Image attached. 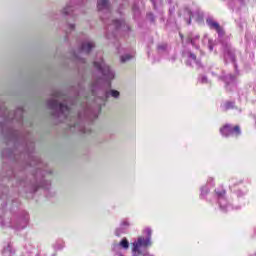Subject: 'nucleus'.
<instances>
[{
    "mask_svg": "<svg viewBox=\"0 0 256 256\" xmlns=\"http://www.w3.org/2000/svg\"><path fill=\"white\" fill-rule=\"evenodd\" d=\"M70 29H75V25H70Z\"/></svg>",
    "mask_w": 256,
    "mask_h": 256,
    "instance_id": "nucleus-20",
    "label": "nucleus"
},
{
    "mask_svg": "<svg viewBox=\"0 0 256 256\" xmlns=\"http://www.w3.org/2000/svg\"><path fill=\"white\" fill-rule=\"evenodd\" d=\"M220 133L223 137H239L241 135V127L239 125L225 124L220 128Z\"/></svg>",
    "mask_w": 256,
    "mask_h": 256,
    "instance_id": "nucleus-2",
    "label": "nucleus"
},
{
    "mask_svg": "<svg viewBox=\"0 0 256 256\" xmlns=\"http://www.w3.org/2000/svg\"><path fill=\"white\" fill-rule=\"evenodd\" d=\"M64 13H65V15L69 14V12H67V8L64 9Z\"/></svg>",
    "mask_w": 256,
    "mask_h": 256,
    "instance_id": "nucleus-19",
    "label": "nucleus"
},
{
    "mask_svg": "<svg viewBox=\"0 0 256 256\" xmlns=\"http://www.w3.org/2000/svg\"><path fill=\"white\" fill-rule=\"evenodd\" d=\"M112 24L114 25L115 29H119L121 27V21L113 20Z\"/></svg>",
    "mask_w": 256,
    "mask_h": 256,
    "instance_id": "nucleus-13",
    "label": "nucleus"
},
{
    "mask_svg": "<svg viewBox=\"0 0 256 256\" xmlns=\"http://www.w3.org/2000/svg\"><path fill=\"white\" fill-rule=\"evenodd\" d=\"M97 9H98V11H103V9H109V1L108 0H98Z\"/></svg>",
    "mask_w": 256,
    "mask_h": 256,
    "instance_id": "nucleus-8",
    "label": "nucleus"
},
{
    "mask_svg": "<svg viewBox=\"0 0 256 256\" xmlns=\"http://www.w3.org/2000/svg\"><path fill=\"white\" fill-rule=\"evenodd\" d=\"M189 57L190 59H192L193 61H195V63L199 64L200 61L197 60V55H195L193 52H189Z\"/></svg>",
    "mask_w": 256,
    "mask_h": 256,
    "instance_id": "nucleus-12",
    "label": "nucleus"
},
{
    "mask_svg": "<svg viewBox=\"0 0 256 256\" xmlns=\"http://www.w3.org/2000/svg\"><path fill=\"white\" fill-rule=\"evenodd\" d=\"M93 47H95V44L93 42L83 43L81 46V51H83L84 53H91V49H93Z\"/></svg>",
    "mask_w": 256,
    "mask_h": 256,
    "instance_id": "nucleus-7",
    "label": "nucleus"
},
{
    "mask_svg": "<svg viewBox=\"0 0 256 256\" xmlns=\"http://www.w3.org/2000/svg\"><path fill=\"white\" fill-rule=\"evenodd\" d=\"M119 245L122 247V249H127L129 247V240H127V238H123Z\"/></svg>",
    "mask_w": 256,
    "mask_h": 256,
    "instance_id": "nucleus-10",
    "label": "nucleus"
},
{
    "mask_svg": "<svg viewBox=\"0 0 256 256\" xmlns=\"http://www.w3.org/2000/svg\"><path fill=\"white\" fill-rule=\"evenodd\" d=\"M179 17H183L187 25H191V21L193 19V11H191V8L186 6L180 11Z\"/></svg>",
    "mask_w": 256,
    "mask_h": 256,
    "instance_id": "nucleus-5",
    "label": "nucleus"
},
{
    "mask_svg": "<svg viewBox=\"0 0 256 256\" xmlns=\"http://www.w3.org/2000/svg\"><path fill=\"white\" fill-rule=\"evenodd\" d=\"M187 43H191V45H195V41L192 38H188Z\"/></svg>",
    "mask_w": 256,
    "mask_h": 256,
    "instance_id": "nucleus-17",
    "label": "nucleus"
},
{
    "mask_svg": "<svg viewBox=\"0 0 256 256\" xmlns=\"http://www.w3.org/2000/svg\"><path fill=\"white\" fill-rule=\"evenodd\" d=\"M119 95H120L119 91H117V90H111V96H112V97L117 98V97H119Z\"/></svg>",
    "mask_w": 256,
    "mask_h": 256,
    "instance_id": "nucleus-15",
    "label": "nucleus"
},
{
    "mask_svg": "<svg viewBox=\"0 0 256 256\" xmlns=\"http://www.w3.org/2000/svg\"><path fill=\"white\" fill-rule=\"evenodd\" d=\"M121 226L123 227V229L129 227V221L123 220V221L121 222Z\"/></svg>",
    "mask_w": 256,
    "mask_h": 256,
    "instance_id": "nucleus-16",
    "label": "nucleus"
},
{
    "mask_svg": "<svg viewBox=\"0 0 256 256\" xmlns=\"http://www.w3.org/2000/svg\"><path fill=\"white\" fill-rule=\"evenodd\" d=\"M130 59H133V56H131L129 54L121 56V63H126V61H130Z\"/></svg>",
    "mask_w": 256,
    "mask_h": 256,
    "instance_id": "nucleus-11",
    "label": "nucleus"
},
{
    "mask_svg": "<svg viewBox=\"0 0 256 256\" xmlns=\"http://www.w3.org/2000/svg\"><path fill=\"white\" fill-rule=\"evenodd\" d=\"M94 67L97 68L98 71H101L102 75H104V77H106V79H108L109 81H111V79H115V74L113 73V71H111V68H109V66L105 65L103 61L94 62Z\"/></svg>",
    "mask_w": 256,
    "mask_h": 256,
    "instance_id": "nucleus-3",
    "label": "nucleus"
},
{
    "mask_svg": "<svg viewBox=\"0 0 256 256\" xmlns=\"http://www.w3.org/2000/svg\"><path fill=\"white\" fill-rule=\"evenodd\" d=\"M54 97H55V99H59L61 97V93L60 92H56L54 94Z\"/></svg>",
    "mask_w": 256,
    "mask_h": 256,
    "instance_id": "nucleus-18",
    "label": "nucleus"
},
{
    "mask_svg": "<svg viewBox=\"0 0 256 256\" xmlns=\"http://www.w3.org/2000/svg\"><path fill=\"white\" fill-rule=\"evenodd\" d=\"M207 25L210 27V29H215L218 35H223V28L221 27V25H219L218 22H215L213 20H207Z\"/></svg>",
    "mask_w": 256,
    "mask_h": 256,
    "instance_id": "nucleus-6",
    "label": "nucleus"
},
{
    "mask_svg": "<svg viewBox=\"0 0 256 256\" xmlns=\"http://www.w3.org/2000/svg\"><path fill=\"white\" fill-rule=\"evenodd\" d=\"M181 39H183V34H180Z\"/></svg>",
    "mask_w": 256,
    "mask_h": 256,
    "instance_id": "nucleus-21",
    "label": "nucleus"
},
{
    "mask_svg": "<svg viewBox=\"0 0 256 256\" xmlns=\"http://www.w3.org/2000/svg\"><path fill=\"white\" fill-rule=\"evenodd\" d=\"M235 107V102L227 101L222 105L224 111H229V109H233Z\"/></svg>",
    "mask_w": 256,
    "mask_h": 256,
    "instance_id": "nucleus-9",
    "label": "nucleus"
},
{
    "mask_svg": "<svg viewBox=\"0 0 256 256\" xmlns=\"http://www.w3.org/2000/svg\"><path fill=\"white\" fill-rule=\"evenodd\" d=\"M48 107L49 109H57L59 107L61 113L64 115V117L67 119L69 115H71V109L67 107V105L59 104V102L56 99H52L48 101Z\"/></svg>",
    "mask_w": 256,
    "mask_h": 256,
    "instance_id": "nucleus-4",
    "label": "nucleus"
},
{
    "mask_svg": "<svg viewBox=\"0 0 256 256\" xmlns=\"http://www.w3.org/2000/svg\"><path fill=\"white\" fill-rule=\"evenodd\" d=\"M148 237L140 236L136 242L133 243L132 256H143V247H151V230H147Z\"/></svg>",
    "mask_w": 256,
    "mask_h": 256,
    "instance_id": "nucleus-1",
    "label": "nucleus"
},
{
    "mask_svg": "<svg viewBox=\"0 0 256 256\" xmlns=\"http://www.w3.org/2000/svg\"><path fill=\"white\" fill-rule=\"evenodd\" d=\"M215 193L218 197H225V190H220V191L215 190Z\"/></svg>",
    "mask_w": 256,
    "mask_h": 256,
    "instance_id": "nucleus-14",
    "label": "nucleus"
}]
</instances>
